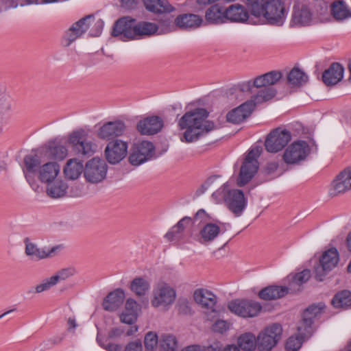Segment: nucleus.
Wrapping results in <instances>:
<instances>
[{"label":"nucleus","mask_w":351,"mask_h":351,"mask_svg":"<svg viewBox=\"0 0 351 351\" xmlns=\"http://www.w3.org/2000/svg\"><path fill=\"white\" fill-rule=\"evenodd\" d=\"M56 285L52 276L44 279L40 283L38 284L34 287V292L36 293H40L50 289L52 287Z\"/></svg>","instance_id":"nucleus-51"},{"label":"nucleus","mask_w":351,"mask_h":351,"mask_svg":"<svg viewBox=\"0 0 351 351\" xmlns=\"http://www.w3.org/2000/svg\"><path fill=\"white\" fill-rule=\"evenodd\" d=\"M176 289L166 282H159L153 288L151 305L155 308L167 311L176 302Z\"/></svg>","instance_id":"nucleus-5"},{"label":"nucleus","mask_w":351,"mask_h":351,"mask_svg":"<svg viewBox=\"0 0 351 351\" xmlns=\"http://www.w3.org/2000/svg\"><path fill=\"white\" fill-rule=\"evenodd\" d=\"M280 71H271L254 78V84L256 88H261L252 97L255 102L261 104L271 99L277 93L276 90L273 87L282 78Z\"/></svg>","instance_id":"nucleus-4"},{"label":"nucleus","mask_w":351,"mask_h":351,"mask_svg":"<svg viewBox=\"0 0 351 351\" xmlns=\"http://www.w3.org/2000/svg\"><path fill=\"white\" fill-rule=\"evenodd\" d=\"M126 126L121 121H108L99 128L97 136L101 139L108 141L123 135Z\"/></svg>","instance_id":"nucleus-25"},{"label":"nucleus","mask_w":351,"mask_h":351,"mask_svg":"<svg viewBox=\"0 0 351 351\" xmlns=\"http://www.w3.org/2000/svg\"><path fill=\"white\" fill-rule=\"evenodd\" d=\"M351 190V167L341 171L330 185V194L335 196Z\"/></svg>","instance_id":"nucleus-24"},{"label":"nucleus","mask_w":351,"mask_h":351,"mask_svg":"<svg viewBox=\"0 0 351 351\" xmlns=\"http://www.w3.org/2000/svg\"><path fill=\"white\" fill-rule=\"evenodd\" d=\"M88 131L82 128L69 134L68 143L77 154L90 156L96 152L97 145L92 141L88 140Z\"/></svg>","instance_id":"nucleus-6"},{"label":"nucleus","mask_w":351,"mask_h":351,"mask_svg":"<svg viewBox=\"0 0 351 351\" xmlns=\"http://www.w3.org/2000/svg\"><path fill=\"white\" fill-rule=\"evenodd\" d=\"M38 0H0V13L9 9L23 7L31 4H38Z\"/></svg>","instance_id":"nucleus-45"},{"label":"nucleus","mask_w":351,"mask_h":351,"mask_svg":"<svg viewBox=\"0 0 351 351\" xmlns=\"http://www.w3.org/2000/svg\"><path fill=\"white\" fill-rule=\"evenodd\" d=\"M312 19V14L306 6H295L293 14V22L298 25H309Z\"/></svg>","instance_id":"nucleus-39"},{"label":"nucleus","mask_w":351,"mask_h":351,"mask_svg":"<svg viewBox=\"0 0 351 351\" xmlns=\"http://www.w3.org/2000/svg\"><path fill=\"white\" fill-rule=\"evenodd\" d=\"M311 277V271L309 269H304L301 272L297 273L294 275L288 276V280L290 282L289 287L296 285L300 287L303 283L306 282Z\"/></svg>","instance_id":"nucleus-47"},{"label":"nucleus","mask_w":351,"mask_h":351,"mask_svg":"<svg viewBox=\"0 0 351 351\" xmlns=\"http://www.w3.org/2000/svg\"><path fill=\"white\" fill-rule=\"evenodd\" d=\"M339 254L335 247L324 251L319 258V265L315 268V278L323 280L325 276L337 266Z\"/></svg>","instance_id":"nucleus-14"},{"label":"nucleus","mask_w":351,"mask_h":351,"mask_svg":"<svg viewBox=\"0 0 351 351\" xmlns=\"http://www.w3.org/2000/svg\"><path fill=\"white\" fill-rule=\"evenodd\" d=\"M330 11L332 16L338 21L351 17V10L343 0L334 1L330 5Z\"/></svg>","instance_id":"nucleus-37"},{"label":"nucleus","mask_w":351,"mask_h":351,"mask_svg":"<svg viewBox=\"0 0 351 351\" xmlns=\"http://www.w3.org/2000/svg\"><path fill=\"white\" fill-rule=\"evenodd\" d=\"M290 289L282 286H269L261 290L258 296L265 300H276L286 295Z\"/></svg>","instance_id":"nucleus-33"},{"label":"nucleus","mask_w":351,"mask_h":351,"mask_svg":"<svg viewBox=\"0 0 351 351\" xmlns=\"http://www.w3.org/2000/svg\"><path fill=\"white\" fill-rule=\"evenodd\" d=\"M224 202L235 217H240L247 205V199L239 189L229 190L224 196Z\"/></svg>","instance_id":"nucleus-17"},{"label":"nucleus","mask_w":351,"mask_h":351,"mask_svg":"<svg viewBox=\"0 0 351 351\" xmlns=\"http://www.w3.org/2000/svg\"><path fill=\"white\" fill-rule=\"evenodd\" d=\"M237 88L241 92H252V89L255 87L254 79L252 80L244 81L239 83Z\"/></svg>","instance_id":"nucleus-54"},{"label":"nucleus","mask_w":351,"mask_h":351,"mask_svg":"<svg viewBox=\"0 0 351 351\" xmlns=\"http://www.w3.org/2000/svg\"><path fill=\"white\" fill-rule=\"evenodd\" d=\"M193 298L206 313H217V297L211 291L206 289H197L193 293Z\"/></svg>","instance_id":"nucleus-23"},{"label":"nucleus","mask_w":351,"mask_h":351,"mask_svg":"<svg viewBox=\"0 0 351 351\" xmlns=\"http://www.w3.org/2000/svg\"><path fill=\"white\" fill-rule=\"evenodd\" d=\"M154 154L155 147L154 144L148 141H142L132 146L129 161L132 165L138 166L151 160Z\"/></svg>","instance_id":"nucleus-13"},{"label":"nucleus","mask_w":351,"mask_h":351,"mask_svg":"<svg viewBox=\"0 0 351 351\" xmlns=\"http://www.w3.org/2000/svg\"><path fill=\"white\" fill-rule=\"evenodd\" d=\"M226 15V8H225L217 3L210 6L206 10L205 17L206 21L210 23L219 24L228 21Z\"/></svg>","instance_id":"nucleus-31"},{"label":"nucleus","mask_w":351,"mask_h":351,"mask_svg":"<svg viewBox=\"0 0 351 351\" xmlns=\"http://www.w3.org/2000/svg\"><path fill=\"white\" fill-rule=\"evenodd\" d=\"M75 274L76 270L73 267H68L59 269L51 276L57 285L59 282L64 281Z\"/></svg>","instance_id":"nucleus-49"},{"label":"nucleus","mask_w":351,"mask_h":351,"mask_svg":"<svg viewBox=\"0 0 351 351\" xmlns=\"http://www.w3.org/2000/svg\"><path fill=\"white\" fill-rule=\"evenodd\" d=\"M229 328V324L227 322L223 320H218L215 322L213 325V330L215 332L223 333Z\"/></svg>","instance_id":"nucleus-56"},{"label":"nucleus","mask_w":351,"mask_h":351,"mask_svg":"<svg viewBox=\"0 0 351 351\" xmlns=\"http://www.w3.org/2000/svg\"><path fill=\"white\" fill-rule=\"evenodd\" d=\"M151 288L150 282L145 277H136L130 282V289L137 297L145 296Z\"/></svg>","instance_id":"nucleus-35"},{"label":"nucleus","mask_w":351,"mask_h":351,"mask_svg":"<svg viewBox=\"0 0 351 351\" xmlns=\"http://www.w3.org/2000/svg\"><path fill=\"white\" fill-rule=\"evenodd\" d=\"M138 315L136 314L133 313H129L125 311H123V313L120 315V319L121 322L132 325L134 324L137 319Z\"/></svg>","instance_id":"nucleus-55"},{"label":"nucleus","mask_w":351,"mask_h":351,"mask_svg":"<svg viewBox=\"0 0 351 351\" xmlns=\"http://www.w3.org/2000/svg\"><path fill=\"white\" fill-rule=\"evenodd\" d=\"M267 0H247L246 6L252 15L262 17Z\"/></svg>","instance_id":"nucleus-46"},{"label":"nucleus","mask_w":351,"mask_h":351,"mask_svg":"<svg viewBox=\"0 0 351 351\" xmlns=\"http://www.w3.org/2000/svg\"><path fill=\"white\" fill-rule=\"evenodd\" d=\"M104 348L108 351H123L122 346L119 344L110 343Z\"/></svg>","instance_id":"nucleus-62"},{"label":"nucleus","mask_w":351,"mask_h":351,"mask_svg":"<svg viewBox=\"0 0 351 351\" xmlns=\"http://www.w3.org/2000/svg\"><path fill=\"white\" fill-rule=\"evenodd\" d=\"M25 173L27 180L30 184L34 182L33 175L37 174L38 180L43 183H49L55 180L60 174V165L56 162L49 161L40 165V160L37 155H27L24 158Z\"/></svg>","instance_id":"nucleus-3"},{"label":"nucleus","mask_w":351,"mask_h":351,"mask_svg":"<svg viewBox=\"0 0 351 351\" xmlns=\"http://www.w3.org/2000/svg\"><path fill=\"white\" fill-rule=\"evenodd\" d=\"M259 104L255 102L253 97L239 106L231 110L226 114L228 122L233 124H239L243 122L251 114L255 106Z\"/></svg>","instance_id":"nucleus-22"},{"label":"nucleus","mask_w":351,"mask_h":351,"mask_svg":"<svg viewBox=\"0 0 351 351\" xmlns=\"http://www.w3.org/2000/svg\"><path fill=\"white\" fill-rule=\"evenodd\" d=\"M181 351H206V348L205 346L195 344L186 346Z\"/></svg>","instance_id":"nucleus-59"},{"label":"nucleus","mask_w":351,"mask_h":351,"mask_svg":"<svg viewBox=\"0 0 351 351\" xmlns=\"http://www.w3.org/2000/svg\"><path fill=\"white\" fill-rule=\"evenodd\" d=\"M332 304L335 308H347L351 306V292L342 291L337 293L332 300Z\"/></svg>","instance_id":"nucleus-44"},{"label":"nucleus","mask_w":351,"mask_h":351,"mask_svg":"<svg viewBox=\"0 0 351 351\" xmlns=\"http://www.w3.org/2000/svg\"><path fill=\"white\" fill-rule=\"evenodd\" d=\"M24 243L25 254L32 259L37 261L53 257L61 248L60 245L53 246L50 249L40 248L29 238L24 239Z\"/></svg>","instance_id":"nucleus-19"},{"label":"nucleus","mask_w":351,"mask_h":351,"mask_svg":"<svg viewBox=\"0 0 351 351\" xmlns=\"http://www.w3.org/2000/svg\"><path fill=\"white\" fill-rule=\"evenodd\" d=\"M160 351H177L178 341L176 337L171 334H163L159 339Z\"/></svg>","instance_id":"nucleus-43"},{"label":"nucleus","mask_w":351,"mask_h":351,"mask_svg":"<svg viewBox=\"0 0 351 351\" xmlns=\"http://www.w3.org/2000/svg\"><path fill=\"white\" fill-rule=\"evenodd\" d=\"M191 221L192 219L190 217H183L171 228V230L165 234V237L169 241L180 239L186 226L191 223Z\"/></svg>","instance_id":"nucleus-42"},{"label":"nucleus","mask_w":351,"mask_h":351,"mask_svg":"<svg viewBox=\"0 0 351 351\" xmlns=\"http://www.w3.org/2000/svg\"><path fill=\"white\" fill-rule=\"evenodd\" d=\"M108 165L99 158L88 160L84 167V178L88 182L97 184L102 182L106 177Z\"/></svg>","instance_id":"nucleus-11"},{"label":"nucleus","mask_w":351,"mask_h":351,"mask_svg":"<svg viewBox=\"0 0 351 351\" xmlns=\"http://www.w3.org/2000/svg\"><path fill=\"white\" fill-rule=\"evenodd\" d=\"M311 151L307 142L295 141L289 145L283 154V160L287 164H297L306 159Z\"/></svg>","instance_id":"nucleus-15"},{"label":"nucleus","mask_w":351,"mask_h":351,"mask_svg":"<svg viewBox=\"0 0 351 351\" xmlns=\"http://www.w3.org/2000/svg\"><path fill=\"white\" fill-rule=\"evenodd\" d=\"M123 330L119 328H114L108 332V337L110 338H117L120 337L123 333Z\"/></svg>","instance_id":"nucleus-60"},{"label":"nucleus","mask_w":351,"mask_h":351,"mask_svg":"<svg viewBox=\"0 0 351 351\" xmlns=\"http://www.w3.org/2000/svg\"><path fill=\"white\" fill-rule=\"evenodd\" d=\"M291 133L287 130L276 128L267 136L265 146L267 152L276 153L282 150L291 141Z\"/></svg>","instance_id":"nucleus-16"},{"label":"nucleus","mask_w":351,"mask_h":351,"mask_svg":"<svg viewBox=\"0 0 351 351\" xmlns=\"http://www.w3.org/2000/svg\"><path fill=\"white\" fill-rule=\"evenodd\" d=\"M93 19V15H88L73 23L64 32L62 38V45L66 47H69L77 39L81 38L89 29Z\"/></svg>","instance_id":"nucleus-10"},{"label":"nucleus","mask_w":351,"mask_h":351,"mask_svg":"<svg viewBox=\"0 0 351 351\" xmlns=\"http://www.w3.org/2000/svg\"><path fill=\"white\" fill-rule=\"evenodd\" d=\"M125 299V292L122 289H117L109 293L104 298L102 306L108 311H114L121 306Z\"/></svg>","instance_id":"nucleus-28"},{"label":"nucleus","mask_w":351,"mask_h":351,"mask_svg":"<svg viewBox=\"0 0 351 351\" xmlns=\"http://www.w3.org/2000/svg\"><path fill=\"white\" fill-rule=\"evenodd\" d=\"M10 108V103L5 96L0 97V112L7 111Z\"/></svg>","instance_id":"nucleus-58"},{"label":"nucleus","mask_w":351,"mask_h":351,"mask_svg":"<svg viewBox=\"0 0 351 351\" xmlns=\"http://www.w3.org/2000/svg\"><path fill=\"white\" fill-rule=\"evenodd\" d=\"M163 127V121L158 116H151L141 119L136 130L143 135H153L159 132Z\"/></svg>","instance_id":"nucleus-26"},{"label":"nucleus","mask_w":351,"mask_h":351,"mask_svg":"<svg viewBox=\"0 0 351 351\" xmlns=\"http://www.w3.org/2000/svg\"><path fill=\"white\" fill-rule=\"evenodd\" d=\"M128 144L119 139L110 141L105 149L106 158L111 164L120 162L127 155Z\"/></svg>","instance_id":"nucleus-21"},{"label":"nucleus","mask_w":351,"mask_h":351,"mask_svg":"<svg viewBox=\"0 0 351 351\" xmlns=\"http://www.w3.org/2000/svg\"><path fill=\"white\" fill-rule=\"evenodd\" d=\"M46 192L48 196L57 199L64 197L67 192V184L60 179H55L51 182L47 183Z\"/></svg>","instance_id":"nucleus-36"},{"label":"nucleus","mask_w":351,"mask_h":351,"mask_svg":"<svg viewBox=\"0 0 351 351\" xmlns=\"http://www.w3.org/2000/svg\"><path fill=\"white\" fill-rule=\"evenodd\" d=\"M38 154L50 160H62L67 154L68 150L65 145L57 139L49 141L38 149Z\"/></svg>","instance_id":"nucleus-18"},{"label":"nucleus","mask_w":351,"mask_h":351,"mask_svg":"<svg viewBox=\"0 0 351 351\" xmlns=\"http://www.w3.org/2000/svg\"><path fill=\"white\" fill-rule=\"evenodd\" d=\"M222 351H240V349L235 345H228Z\"/></svg>","instance_id":"nucleus-64"},{"label":"nucleus","mask_w":351,"mask_h":351,"mask_svg":"<svg viewBox=\"0 0 351 351\" xmlns=\"http://www.w3.org/2000/svg\"><path fill=\"white\" fill-rule=\"evenodd\" d=\"M221 233L223 231L217 223L209 222L200 228L197 241L202 245H208L214 241Z\"/></svg>","instance_id":"nucleus-27"},{"label":"nucleus","mask_w":351,"mask_h":351,"mask_svg":"<svg viewBox=\"0 0 351 351\" xmlns=\"http://www.w3.org/2000/svg\"><path fill=\"white\" fill-rule=\"evenodd\" d=\"M308 80V75L298 67L293 68L287 75V83L293 87H299L305 84Z\"/></svg>","instance_id":"nucleus-41"},{"label":"nucleus","mask_w":351,"mask_h":351,"mask_svg":"<svg viewBox=\"0 0 351 351\" xmlns=\"http://www.w3.org/2000/svg\"><path fill=\"white\" fill-rule=\"evenodd\" d=\"M228 309L234 314L243 318L257 316L262 306L259 302L249 300H234L228 304Z\"/></svg>","instance_id":"nucleus-12"},{"label":"nucleus","mask_w":351,"mask_h":351,"mask_svg":"<svg viewBox=\"0 0 351 351\" xmlns=\"http://www.w3.org/2000/svg\"><path fill=\"white\" fill-rule=\"evenodd\" d=\"M158 29V27L156 23L147 21L136 22L130 17H123L115 23L112 35L121 36L122 40L139 39L154 34Z\"/></svg>","instance_id":"nucleus-2"},{"label":"nucleus","mask_w":351,"mask_h":351,"mask_svg":"<svg viewBox=\"0 0 351 351\" xmlns=\"http://www.w3.org/2000/svg\"><path fill=\"white\" fill-rule=\"evenodd\" d=\"M325 306L322 303L313 304L306 308L302 315V320L298 326V329L302 335H311L312 324L315 318L319 316Z\"/></svg>","instance_id":"nucleus-20"},{"label":"nucleus","mask_w":351,"mask_h":351,"mask_svg":"<svg viewBox=\"0 0 351 351\" xmlns=\"http://www.w3.org/2000/svg\"><path fill=\"white\" fill-rule=\"evenodd\" d=\"M282 328L278 324L265 327L257 335L258 351H271L281 338Z\"/></svg>","instance_id":"nucleus-8"},{"label":"nucleus","mask_w":351,"mask_h":351,"mask_svg":"<svg viewBox=\"0 0 351 351\" xmlns=\"http://www.w3.org/2000/svg\"><path fill=\"white\" fill-rule=\"evenodd\" d=\"M121 5L127 9H132L136 5V0H121Z\"/></svg>","instance_id":"nucleus-63"},{"label":"nucleus","mask_w":351,"mask_h":351,"mask_svg":"<svg viewBox=\"0 0 351 351\" xmlns=\"http://www.w3.org/2000/svg\"><path fill=\"white\" fill-rule=\"evenodd\" d=\"M208 114L206 109L198 108L183 114L178 123L179 129L185 130L182 141H196L215 128L213 122L207 119Z\"/></svg>","instance_id":"nucleus-1"},{"label":"nucleus","mask_w":351,"mask_h":351,"mask_svg":"<svg viewBox=\"0 0 351 351\" xmlns=\"http://www.w3.org/2000/svg\"><path fill=\"white\" fill-rule=\"evenodd\" d=\"M139 311L140 306L135 300L132 298H128L126 300L125 304V309L123 311L129 313L136 314V315H138V313Z\"/></svg>","instance_id":"nucleus-52"},{"label":"nucleus","mask_w":351,"mask_h":351,"mask_svg":"<svg viewBox=\"0 0 351 351\" xmlns=\"http://www.w3.org/2000/svg\"><path fill=\"white\" fill-rule=\"evenodd\" d=\"M262 148L259 146L252 147L246 155L240 169L237 185L243 186L248 183L258 168V158L260 156Z\"/></svg>","instance_id":"nucleus-7"},{"label":"nucleus","mask_w":351,"mask_h":351,"mask_svg":"<svg viewBox=\"0 0 351 351\" xmlns=\"http://www.w3.org/2000/svg\"><path fill=\"white\" fill-rule=\"evenodd\" d=\"M179 311L184 313H187L190 311V307L187 300H183L180 302L179 304Z\"/></svg>","instance_id":"nucleus-61"},{"label":"nucleus","mask_w":351,"mask_h":351,"mask_svg":"<svg viewBox=\"0 0 351 351\" xmlns=\"http://www.w3.org/2000/svg\"><path fill=\"white\" fill-rule=\"evenodd\" d=\"M159 339L156 333L149 332L146 334L144 339L145 351H156Z\"/></svg>","instance_id":"nucleus-50"},{"label":"nucleus","mask_w":351,"mask_h":351,"mask_svg":"<svg viewBox=\"0 0 351 351\" xmlns=\"http://www.w3.org/2000/svg\"><path fill=\"white\" fill-rule=\"evenodd\" d=\"M344 69L339 63H332L322 75L324 83L332 86L340 82L343 76Z\"/></svg>","instance_id":"nucleus-29"},{"label":"nucleus","mask_w":351,"mask_h":351,"mask_svg":"<svg viewBox=\"0 0 351 351\" xmlns=\"http://www.w3.org/2000/svg\"><path fill=\"white\" fill-rule=\"evenodd\" d=\"M83 171L84 172L83 162L75 158L69 159L63 169L65 177L71 180L77 179Z\"/></svg>","instance_id":"nucleus-32"},{"label":"nucleus","mask_w":351,"mask_h":351,"mask_svg":"<svg viewBox=\"0 0 351 351\" xmlns=\"http://www.w3.org/2000/svg\"><path fill=\"white\" fill-rule=\"evenodd\" d=\"M228 21L244 23L249 19V12L242 5L235 3L226 8Z\"/></svg>","instance_id":"nucleus-30"},{"label":"nucleus","mask_w":351,"mask_h":351,"mask_svg":"<svg viewBox=\"0 0 351 351\" xmlns=\"http://www.w3.org/2000/svg\"><path fill=\"white\" fill-rule=\"evenodd\" d=\"M91 25H93V27L90 29V34L92 36H99L103 29L104 27V21L101 19L95 20L91 22Z\"/></svg>","instance_id":"nucleus-53"},{"label":"nucleus","mask_w":351,"mask_h":351,"mask_svg":"<svg viewBox=\"0 0 351 351\" xmlns=\"http://www.w3.org/2000/svg\"><path fill=\"white\" fill-rule=\"evenodd\" d=\"M143 346L140 341L130 342L125 348L124 351H142Z\"/></svg>","instance_id":"nucleus-57"},{"label":"nucleus","mask_w":351,"mask_h":351,"mask_svg":"<svg viewBox=\"0 0 351 351\" xmlns=\"http://www.w3.org/2000/svg\"><path fill=\"white\" fill-rule=\"evenodd\" d=\"M146 9L154 13H170L175 8L167 0H143Z\"/></svg>","instance_id":"nucleus-38"},{"label":"nucleus","mask_w":351,"mask_h":351,"mask_svg":"<svg viewBox=\"0 0 351 351\" xmlns=\"http://www.w3.org/2000/svg\"><path fill=\"white\" fill-rule=\"evenodd\" d=\"M202 21V18L195 14H182L175 19V24L180 28H196Z\"/></svg>","instance_id":"nucleus-34"},{"label":"nucleus","mask_w":351,"mask_h":351,"mask_svg":"<svg viewBox=\"0 0 351 351\" xmlns=\"http://www.w3.org/2000/svg\"><path fill=\"white\" fill-rule=\"evenodd\" d=\"M298 334L296 336L290 337L286 343V348L290 351H295L300 349L302 346V340L308 337L311 335H302L298 329Z\"/></svg>","instance_id":"nucleus-48"},{"label":"nucleus","mask_w":351,"mask_h":351,"mask_svg":"<svg viewBox=\"0 0 351 351\" xmlns=\"http://www.w3.org/2000/svg\"><path fill=\"white\" fill-rule=\"evenodd\" d=\"M262 18L269 25L282 26L287 18V10L282 0H267Z\"/></svg>","instance_id":"nucleus-9"},{"label":"nucleus","mask_w":351,"mask_h":351,"mask_svg":"<svg viewBox=\"0 0 351 351\" xmlns=\"http://www.w3.org/2000/svg\"><path fill=\"white\" fill-rule=\"evenodd\" d=\"M237 343L239 349L243 351H253L258 349L257 337L252 332H244L241 334L237 339Z\"/></svg>","instance_id":"nucleus-40"}]
</instances>
